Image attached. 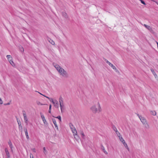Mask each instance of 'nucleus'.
<instances>
[{
	"label": "nucleus",
	"instance_id": "nucleus-42",
	"mask_svg": "<svg viewBox=\"0 0 158 158\" xmlns=\"http://www.w3.org/2000/svg\"><path fill=\"white\" fill-rule=\"evenodd\" d=\"M114 131H115V129H114L115 127V126H114Z\"/></svg>",
	"mask_w": 158,
	"mask_h": 158
},
{
	"label": "nucleus",
	"instance_id": "nucleus-1",
	"mask_svg": "<svg viewBox=\"0 0 158 158\" xmlns=\"http://www.w3.org/2000/svg\"><path fill=\"white\" fill-rule=\"evenodd\" d=\"M98 110L97 108L96 107V106H92L90 108V110L92 112L94 113H96L97 112H101L102 110L101 108L100 107V106L99 104V103L98 102Z\"/></svg>",
	"mask_w": 158,
	"mask_h": 158
},
{
	"label": "nucleus",
	"instance_id": "nucleus-46",
	"mask_svg": "<svg viewBox=\"0 0 158 158\" xmlns=\"http://www.w3.org/2000/svg\"><path fill=\"white\" fill-rule=\"evenodd\" d=\"M116 134H117V135H118V134H117V133H116Z\"/></svg>",
	"mask_w": 158,
	"mask_h": 158
},
{
	"label": "nucleus",
	"instance_id": "nucleus-11",
	"mask_svg": "<svg viewBox=\"0 0 158 158\" xmlns=\"http://www.w3.org/2000/svg\"><path fill=\"white\" fill-rule=\"evenodd\" d=\"M53 104L55 106H57L58 104V102L56 100H54L52 102Z\"/></svg>",
	"mask_w": 158,
	"mask_h": 158
},
{
	"label": "nucleus",
	"instance_id": "nucleus-16",
	"mask_svg": "<svg viewBox=\"0 0 158 158\" xmlns=\"http://www.w3.org/2000/svg\"><path fill=\"white\" fill-rule=\"evenodd\" d=\"M40 94H41V95H43L45 97H46V98H48L49 100V101L52 102H53V101L54 100H53L52 98H49V97H47V96H46L44 95H43V94H41L40 93Z\"/></svg>",
	"mask_w": 158,
	"mask_h": 158
},
{
	"label": "nucleus",
	"instance_id": "nucleus-36",
	"mask_svg": "<svg viewBox=\"0 0 158 158\" xmlns=\"http://www.w3.org/2000/svg\"><path fill=\"white\" fill-rule=\"evenodd\" d=\"M25 135H26V136L27 139H28L29 138L28 134H26Z\"/></svg>",
	"mask_w": 158,
	"mask_h": 158
},
{
	"label": "nucleus",
	"instance_id": "nucleus-12",
	"mask_svg": "<svg viewBox=\"0 0 158 158\" xmlns=\"http://www.w3.org/2000/svg\"><path fill=\"white\" fill-rule=\"evenodd\" d=\"M5 152L6 153V154L7 156L8 157H9L10 156L9 153V151H8V149L7 148H5Z\"/></svg>",
	"mask_w": 158,
	"mask_h": 158
},
{
	"label": "nucleus",
	"instance_id": "nucleus-38",
	"mask_svg": "<svg viewBox=\"0 0 158 158\" xmlns=\"http://www.w3.org/2000/svg\"><path fill=\"white\" fill-rule=\"evenodd\" d=\"M60 122H61V117H60Z\"/></svg>",
	"mask_w": 158,
	"mask_h": 158
},
{
	"label": "nucleus",
	"instance_id": "nucleus-2",
	"mask_svg": "<svg viewBox=\"0 0 158 158\" xmlns=\"http://www.w3.org/2000/svg\"><path fill=\"white\" fill-rule=\"evenodd\" d=\"M60 110L62 114H64L66 112L65 107L63 104L62 98L60 97Z\"/></svg>",
	"mask_w": 158,
	"mask_h": 158
},
{
	"label": "nucleus",
	"instance_id": "nucleus-39",
	"mask_svg": "<svg viewBox=\"0 0 158 158\" xmlns=\"http://www.w3.org/2000/svg\"><path fill=\"white\" fill-rule=\"evenodd\" d=\"M57 118H58L59 120V116H58L57 117Z\"/></svg>",
	"mask_w": 158,
	"mask_h": 158
},
{
	"label": "nucleus",
	"instance_id": "nucleus-45",
	"mask_svg": "<svg viewBox=\"0 0 158 158\" xmlns=\"http://www.w3.org/2000/svg\"><path fill=\"white\" fill-rule=\"evenodd\" d=\"M116 134H117V135H118V134H117V133H116Z\"/></svg>",
	"mask_w": 158,
	"mask_h": 158
},
{
	"label": "nucleus",
	"instance_id": "nucleus-27",
	"mask_svg": "<svg viewBox=\"0 0 158 158\" xmlns=\"http://www.w3.org/2000/svg\"><path fill=\"white\" fill-rule=\"evenodd\" d=\"M151 114L154 116L156 115V112L155 111H151Z\"/></svg>",
	"mask_w": 158,
	"mask_h": 158
},
{
	"label": "nucleus",
	"instance_id": "nucleus-4",
	"mask_svg": "<svg viewBox=\"0 0 158 158\" xmlns=\"http://www.w3.org/2000/svg\"><path fill=\"white\" fill-rule=\"evenodd\" d=\"M69 125L73 134L74 136H75V135H77V131L72 123H69Z\"/></svg>",
	"mask_w": 158,
	"mask_h": 158
},
{
	"label": "nucleus",
	"instance_id": "nucleus-34",
	"mask_svg": "<svg viewBox=\"0 0 158 158\" xmlns=\"http://www.w3.org/2000/svg\"><path fill=\"white\" fill-rule=\"evenodd\" d=\"M30 158H34L33 156L32 153H30Z\"/></svg>",
	"mask_w": 158,
	"mask_h": 158
},
{
	"label": "nucleus",
	"instance_id": "nucleus-6",
	"mask_svg": "<svg viewBox=\"0 0 158 158\" xmlns=\"http://www.w3.org/2000/svg\"><path fill=\"white\" fill-rule=\"evenodd\" d=\"M139 118L143 125L147 123V121L146 119L144 117H142V116H139Z\"/></svg>",
	"mask_w": 158,
	"mask_h": 158
},
{
	"label": "nucleus",
	"instance_id": "nucleus-44",
	"mask_svg": "<svg viewBox=\"0 0 158 158\" xmlns=\"http://www.w3.org/2000/svg\"><path fill=\"white\" fill-rule=\"evenodd\" d=\"M9 104H10L9 103H8L7 104V105H9Z\"/></svg>",
	"mask_w": 158,
	"mask_h": 158
},
{
	"label": "nucleus",
	"instance_id": "nucleus-18",
	"mask_svg": "<svg viewBox=\"0 0 158 158\" xmlns=\"http://www.w3.org/2000/svg\"><path fill=\"white\" fill-rule=\"evenodd\" d=\"M18 124L19 125V130H22V126L21 125V123L20 121H17Z\"/></svg>",
	"mask_w": 158,
	"mask_h": 158
},
{
	"label": "nucleus",
	"instance_id": "nucleus-21",
	"mask_svg": "<svg viewBox=\"0 0 158 158\" xmlns=\"http://www.w3.org/2000/svg\"><path fill=\"white\" fill-rule=\"evenodd\" d=\"M101 148L102 149V150L103 152L106 154H107V152H106V151L105 150V148H104V147L102 146V145L101 146Z\"/></svg>",
	"mask_w": 158,
	"mask_h": 158
},
{
	"label": "nucleus",
	"instance_id": "nucleus-15",
	"mask_svg": "<svg viewBox=\"0 0 158 158\" xmlns=\"http://www.w3.org/2000/svg\"><path fill=\"white\" fill-rule=\"evenodd\" d=\"M48 40L52 45H53L55 44L54 42L50 38H48Z\"/></svg>",
	"mask_w": 158,
	"mask_h": 158
},
{
	"label": "nucleus",
	"instance_id": "nucleus-3",
	"mask_svg": "<svg viewBox=\"0 0 158 158\" xmlns=\"http://www.w3.org/2000/svg\"><path fill=\"white\" fill-rule=\"evenodd\" d=\"M60 75L64 78H67L69 77V74L63 68L60 67Z\"/></svg>",
	"mask_w": 158,
	"mask_h": 158
},
{
	"label": "nucleus",
	"instance_id": "nucleus-31",
	"mask_svg": "<svg viewBox=\"0 0 158 158\" xmlns=\"http://www.w3.org/2000/svg\"><path fill=\"white\" fill-rule=\"evenodd\" d=\"M140 2L142 3L144 5H146V3L144 2V1H143V0H141L140 1Z\"/></svg>",
	"mask_w": 158,
	"mask_h": 158
},
{
	"label": "nucleus",
	"instance_id": "nucleus-24",
	"mask_svg": "<svg viewBox=\"0 0 158 158\" xmlns=\"http://www.w3.org/2000/svg\"><path fill=\"white\" fill-rule=\"evenodd\" d=\"M81 136L82 138H83V139H85L84 137L85 136V135H84V132L83 131H81Z\"/></svg>",
	"mask_w": 158,
	"mask_h": 158
},
{
	"label": "nucleus",
	"instance_id": "nucleus-29",
	"mask_svg": "<svg viewBox=\"0 0 158 158\" xmlns=\"http://www.w3.org/2000/svg\"><path fill=\"white\" fill-rule=\"evenodd\" d=\"M51 107H52L51 105H50L49 106V110H48V112L49 113H51Z\"/></svg>",
	"mask_w": 158,
	"mask_h": 158
},
{
	"label": "nucleus",
	"instance_id": "nucleus-41",
	"mask_svg": "<svg viewBox=\"0 0 158 158\" xmlns=\"http://www.w3.org/2000/svg\"><path fill=\"white\" fill-rule=\"evenodd\" d=\"M156 3L157 5H158V2H156Z\"/></svg>",
	"mask_w": 158,
	"mask_h": 158
},
{
	"label": "nucleus",
	"instance_id": "nucleus-7",
	"mask_svg": "<svg viewBox=\"0 0 158 158\" xmlns=\"http://www.w3.org/2000/svg\"><path fill=\"white\" fill-rule=\"evenodd\" d=\"M23 115L24 117V120L25 123H27L28 121V119L25 111H23Z\"/></svg>",
	"mask_w": 158,
	"mask_h": 158
},
{
	"label": "nucleus",
	"instance_id": "nucleus-30",
	"mask_svg": "<svg viewBox=\"0 0 158 158\" xmlns=\"http://www.w3.org/2000/svg\"><path fill=\"white\" fill-rule=\"evenodd\" d=\"M149 31L152 34H154V31L152 30V28L150 29V30H149Z\"/></svg>",
	"mask_w": 158,
	"mask_h": 158
},
{
	"label": "nucleus",
	"instance_id": "nucleus-13",
	"mask_svg": "<svg viewBox=\"0 0 158 158\" xmlns=\"http://www.w3.org/2000/svg\"><path fill=\"white\" fill-rule=\"evenodd\" d=\"M41 118L43 120V121L44 123V124H45L46 123V121L45 119L44 116L43 114H41Z\"/></svg>",
	"mask_w": 158,
	"mask_h": 158
},
{
	"label": "nucleus",
	"instance_id": "nucleus-33",
	"mask_svg": "<svg viewBox=\"0 0 158 158\" xmlns=\"http://www.w3.org/2000/svg\"><path fill=\"white\" fill-rule=\"evenodd\" d=\"M24 131H25V134H28L27 131V129H24Z\"/></svg>",
	"mask_w": 158,
	"mask_h": 158
},
{
	"label": "nucleus",
	"instance_id": "nucleus-9",
	"mask_svg": "<svg viewBox=\"0 0 158 158\" xmlns=\"http://www.w3.org/2000/svg\"><path fill=\"white\" fill-rule=\"evenodd\" d=\"M143 125L144 126L145 130V131H146L147 130H148L150 128L149 126L147 123L144 124Z\"/></svg>",
	"mask_w": 158,
	"mask_h": 158
},
{
	"label": "nucleus",
	"instance_id": "nucleus-20",
	"mask_svg": "<svg viewBox=\"0 0 158 158\" xmlns=\"http://www.w3.org/2000/svg\"><path fill=\"white\" fill-rule=\"evenodd\" d=\"M52 120H53V123L55 125V127H56L57 128V129H58V127H57V124H56V122L55 120V119H52Z\"/></svg>",
	"mask_w": 158,
	"mask_h": 158
},
{
	"label": "nucleus",
	"instance_id": "nucleus-5",
	"mask_svg": "<svg viewBox=\"0 0 158 158\" xmlns=\"http://www.w3.org/2000/svg\"><path fill=\"white\" fill-rule=\"evenodd\" d=\"M103 59L110 66L113 68V69L115 70H117L116 68L113 64H111L110 62H109L108 60H106L105 58H103Z\"/></svg>",
	"mask_w": 158,
	"mask_h": 158
},
{
	"label": "nucleus",
	"instance_id": "nucleus-43",
	"mask_svg": "<svg viewBox=\"0 0 158 158\" xmlns=\"http://www.w3.org/2000/svg\"><path fill=\"white\" fill-rule=\"evenodd\" d=\"M157 46H158V43L157 42Z\"/></svg>",
	"mask_w": 158,
	"mask_h": 158
},
{
	"label": "nucleus",
	"instance_id": "nucleus-35",
	"mask_svg": "<svg viewBox=\"0 0 158 158\" xmlns=\"http://www.w3.org/2000/svg\"><path fill=\"white\" fill-rule=\"evenodd\" d=\"M31 150L32 151L34 152H36V150L35 149V148H32L31 149Z\"/></svg>",
	"mask_w": 158,
	"mask_h": 158
},
{
	"label": "nucleus",
	"instance_id": "nucleus-19",
	"mask_svg": "<svg viewBox=\"0 0 158 158\" xmlns=\"http://www.w3.org/2000/svg\"><path fill=\"white\" fill-rule=\"evenodd\" d=\"M123 144L124 145V146L127 148V149L128 150L129 149V148H128V146L127 145V144L125 142V141L124 140H123Z\"/></svg>",
	"mask_w": 158,
	"mask_h": 158
},
{
	"label": "nucleus",
	"instance_id": "nucleus-10",
	"mask_svg": "<svg viewBox=\"0 0 158 158\" xmlns=\"http://www.w3.org/2000/svg\"><path fill=\"white\" fill-rule=\"evenodd\" d=\"M53 65L55 68L57 69V70L58 71V72H59V65L58 64H56L55 63H53Z\"/></svg>",
	"mask_w": 158,
	"mask_h": 158
},
{
	"label": "nucleus",
	"instance_id": "nucleus-22",
	"mask_svg": "<svg viewBox=\"0 0 158 158\" xmlns=\"http://www.w3.org/2000/svg\"><path fill=\"white\" fill-rule=\"evenodd\" d=\"M151 71H152L153 74L155 77V78H156V77H157V75L156 74V73H155V71H154V70L153 69H151Z\"/></svg>",
	"mask_w": 158,
	"mask_h": 158
},
{
	"label": "nucleus",
	"instance_id": "nucleus-28",
	"mask_svg": "<svg viewBox=\"0 0 158 158\" xmlns=\"http://www.w3.org/2000/svg\"><path fill=\"white\" fill-rule=\"evenodd\" d=\"M118 136L119 137V139L120 141H121L122 143H123V140H124L123 139V137L121 136H120L119 135H118Z\"/></svg>",
	"mask_w": 158,
	"mask_h": 158
},
{
	"label": "nucleus",
	"instance_id": "nucleus-8",
	"mask_svg": "<svg viewBox=\"0 0 158 158\" xmlns=\"http://www.w3.org/2000/svg\"><path fill=\"white\" fill-rule=\"evenodd\" d=\"M8 145L11 149V150L12 152H13V146L12 145V143L11 142L10 140H9V141L8 142Z\"/></svg>",
	"mask_w": 158,
	"mask_h": 158
},
{
	"label": "nucleus",
	"instance_id": "nucleus-23",
	"mask_svg": "<svg viewBox=\"0 0 158 158\" xmlns=\"http://www.w3.org/2000/svg\"><path fill=\"white\" fill-rule=\"evenodd\" d=\"M6 57L9 61L10 60H12V57L10 55H7L6 56Z\"/></svg>",
	"mask_w": 158,
	"mask_h": 158
},
{
	"label": "nucleus",
	"instance_id": "nucleus-14",
	"mask_svg": "<svg viewBox=\"0 0 158 158\" xmlns=\"http://www.w3.org/2000/svg\"><path fill=\"white\" fill-rule=\"evenodd\" d=\"M143 25L149 31L151 29L152 27L149 26H148L146 24H144Z\"/></svg>",
	"mask_w": 158,
	"mask_h": 158
},
{
	"label": "nucleus",
	"instance_id": "nucleus-37",
	"mask_svg": "<svg viewBox=\"0 0 158 158\" xmlns=\"http://www.w3.org/2000/svg\"><path fill=\"white\" fill-rule=\"evenodd\" d=\"M115 129H116V131H115L116 132H118V133L119 134V135H120V133H119L118 132V131L117 130V129H116V127H115Z\"/></svg>",
	"mask_w": 158,
	"mask_h": 158
},
{
	"label": "nucleus",
	"instance_id": "nucleus-32",
	"mask_svg": "<svg viewBox=\"0 0 158 158\" xmlns=\"http://www.w3.org/2000/svg\"><path fill=\"white\" fill-rule=\"evenodd\" d=\"M20 50L21 52H23L24 50L23 48L22 47H21L20 48Z\"/></svg>",
	"mask_w": 158,
	"mask_h": 158
},
{
	"label": "nucleus",
	"instance_id": "nucleus-25",
	"mask_svg": "<svg viewBox=\"0 0 158 158\" xmlns=\"http://www.w3.org/2000/svg\"><path fill=\"white\" fill-rule=\"evenodd\" d=\"M10 64L13 66H15V64H14L13 61L12 60H10L9 61Z\"/></svg>",
	"mask_w": 158,
	"mask_h": 158
},
{
	"label": "nucleus",
	"instance_id": "nucleus-17",
	"mask_svg": "<svg viewBox=\"0 0 158 158\" xmlns=\"http://www.w3.org/2000/svg\"><path fill=\"white\" fill-rule=\"evenodd\" d=\"M62 16L66 18L68 17L67 14L65 12H62Z\"/></svg>",
	"mask_w": 158,
	"mask_h": 158
},
{
	"label": "nucleus",
	"instance_id": "nucleus-26",
	"mask_svg": "<svg viewBox=\"0 0 158 158\" xmlns=\"http://www.w3.org/2000/svg\"><path fill=\"white\" fill-rule=\"evenodd\" d=\"M43 152L45 155H46L47 153V151L46 150L45 147L43 148Z\"/></svg>",
	"mask_w": 158,
	"mask_h": 158
},
{
	"label": "nucleus",
	"instance_id": "nucleus-40",
	"mask_svg": "<svg viewBox=\"0 0 158 158\" xmlns=\"http://www.w3.org/2000/svg\"><path fill=\"white\" fill-rule=\"evenodd\" d=\"M137 115L139 116H139H141V115H140L139 114H137Z\"/></svg>",
	"mask_w": 158,
	"mask_h": 158
}]
</instances>
